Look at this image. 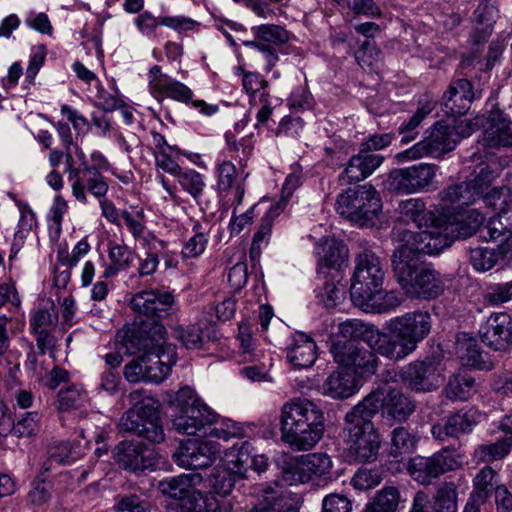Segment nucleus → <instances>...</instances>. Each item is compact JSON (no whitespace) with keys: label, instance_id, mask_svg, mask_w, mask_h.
<instances>
[{"label":"nucleus","instance_id":"f257e3e1","mask_svg":"<svg viewBox=\"0 0 512 512\" xmlns=\"http://www.w3.org/2000/svg\"><path fill=\"white\" fill-rule=\"evenodd\" d=\"M324 414L312 401L294 398L280 412L282 441L296 451H308L324 434Z\"/></svg>","mask_w":512,"mask_h":512},{"label":"nucleus","instance_id":"f03ea898","mask_svg":"<svg viewBox=\"0 0 512 512\" xmlns=\"http://www.w3.org/2000/svg\"><path fill=\"white\" fill-rule=\"evenodd\" d=\"M432 317L428 311L415 310L387 322L389 334H384L381 355L399 361L412 353L430 333Z\"/></svg>","mask_w":512,"mask_h":512},{"label":"nucleus","instance_id":"7ed1b4c3","mask_svg":"<svg viewBox=\"0 0 512 512\" xmlns=\"http://www.w3.org/2000/svg\"><path fill=\"white\" fill-rule=\"evenodd\" d=\"M204 440L189 439L180 444L173 454L175 463L186 469H201L210 466L221 454L222 445L242 435V430L231 420H223L207 427Z\"/></svg>","mask_w":512,"mask_h":512},{"label":"nucleus","instance_id":"20e7f679","mask_svg":"<svg viewBox=\"0 0 512 512\" xmlns=\"http://www.w3.org/2000/svg\"><path fill=\"white\" fill-rule=\"evenodd\" d=\"M391 238L399 243L392 255L405 252L407 260L412 259V261H421L422 254L438 255L453 243V235L449 234L446 224L440 218H436L434 223L424 226L419 232L405 229L397 223L391 231Z\"/></svg>","mask_w":512,"mask_h":512},{"label":"nucleus","instance_id":"39448f33","mask_svg":"<svg viewBox=\"0 0 512 512\" xmlns=\"http://www.w3.org/2000/svg\"><path fill=\"white\" fill-rule=\"evenodd\" d=\"M376 402L358 403L345 416V431L349 453L360 462L373 461L377 458L381 439L374 427Z\"/></svg>","mask_w":512,"mask_h":512},{"label":"nucleus","instance_id":"423d86ee","mask_svg":"<svg viewBox=\"0 0 512 512\" xmlns=\"http://www.w3.org/2000/svg\"><path fill=\"white\" fill-rule=\"evenodd\" d=\"M399 252L391 256L394 275L407 296L425 300L435 299L444 291L440 274L424 265L421 261H412Z\"/></svg>","mask_w":512,"mask_h":512},{"label":"nucleus","instance_id":"0eeeda50","mask_svg":"<svg viewBox=\"0 0 512 512\" xmlns=\"http://www.w3.org/2000/svg\"><path fill=\"white\" fill-rule=\"evenodd\" d=\"M173 428L181 434L207 433L218 415L203 403L190 387L180 388L170 401Z\"/></svg>","mask_w":512,"mask_h":512},{"label":"nucleus","instance_id":"6e6552de","mask_svg":"<svg viewBox=\"0 0 512 512\" xmlns=\"http://www.w3.org/2000/svg\"><path fill=\"white\" fill-rule=\"evenodd\" d=\"M385 269L380 258L372 251L366 250L355 260L351 278L350 295L352 302L360 307H369L383 292Z\"/></svg>","mask_w":512,"mask_h":512},{"label":"nucleus","instance_id":"1a4fd4ad","mask_svg":"<svg viewBox=\"0 0 512 512\" xmlns=\"http://www.w3.org/2000/svg\"><path fill=\"white\" fill-rule=\"evenodd\" d=\"M472 132L471 127L466 124L451 125L444 121L437 122L430 128L425 138L413 147L397 154V159L415 160L425 156L438 157L453 150L457 142L468 137Z\"/></svg>","mask_w":512,"mask_h":512},{"label":"nucleus","instance_id":"9d476101","mask_svg":"<svg viewBox=\"0 0 512 512\" xmlns=\"http://www.w3.org/2000/svg\"><path fill=\"white\" fill-rule=\"evenodd\" d=\"M119 430L151 443L164 441L165 433L156 401L146 398L126 411L120 418Z\"/></svg>","mask_w":512,"mask_h":512},{"label":"nucleus","instance_id":"9b49d317","mask_svg":"<svg viewBox=\"0 0 512 512\" xmlns=\"http://www.w3.org/2000/svg\"><path fill=\"white\" fill-rule=\"evenodd\" d=\"M335 207L340 215L364 226L378 217L382 210V203L372 186L362 185L349 188L339 194Z\"/></svg>","mask_w":512,"mask_h":512},{"label":"nucleus","instance_id":"f8f14e48","mask_svg":"<svg viewBox=\"0 0 512 512\" xmlns=\"http://www.w3.org/2000/svg\"><path fill=\"white\" fill-rule=\"evenodd\" d=\"M464 454L454 447H445L430 457L415 456L407 469L411 477L422 485H429L446 472L463 466Z\"/></svg>","mask_w":512,"mask_h":512},{"label":"nucleus","instance_id":"ddd939ff","mask_svg":"<svg viewBox=\"0 0 512 512\" xmlns=\"http://www.w3.org/2000/svg\"><path fill=\"white\" fill-rule=\"evenodd\" d=\"M375 348H365L350 340H333L330 353L336 363L349 367L360 377H370L377 372L379 358Z\"/></svg>","mask_w":512,"mask_h":512},{"label":"nucleus","instance_id":"4468645a","mask_svg":"<svg viewBox=\"0 0 512 512\" xmlns=\"http://www.w3.org/2000/svg\"><path fill=\"white\" fill-rule=\"evenodd\" d=\"M332 461L327 454L311 453L302 455L282 472L283 481L289 485L322 480L331 481Z\"/></svg>","mask_w":512,"mask_h":512},{"label":"nucleus","instance_id":"2eb2a0df","mask_svg":"<svg viewBox=\"0 0 512 512\" xmlns=\"http://www.w3.org/2000/svg\"><path fill=\"white\" fill-rule=\"evenodd\" d=\"M376 402L375 415L382 408L383 416L396 422H405L415 411V402L400 389L388 388L384 393L375 391L368 394L360 403Z\"/></svg>","mask_w":512,"mask_h":512},{"label":"nucleus","instance_id":"dca6fc26","mask_svg":"<svg viewBox=\"0 0 512 512\" xmlns=\"http://www.w3.org/2000/svg\"><path fill=\"white\" fill-rule=\"evenodd\" d=\"M166 329L160 323H154L152 327L141 321L138 330L125 333L119 344V351L131 356L138 352L148 353L153 349H159L166 341Z\"/></svg>","mask_w":512,"mask_h":512},{"label":"nucleus","instance_id":"f3484780","mask_svg":"<svg viewBox=\"0 0 512 512\" xmlns=\"http://www.w3.org/2000/svg\"><path fill=\"white\" fill-rule=\"evenodd\" d=\"M174 296L172 293L159 289L144 290L136 293L131 299V307L133 311L141 316L151 319L148 327H152L154 323H159L163 314H167V310L173 305Z\"/></svg>","mask_w":512,"mask_h":512},{"label":"nucleus","instance_id":"a211bd4d","mask_svg":"<svg viewBox=\"0 0 512 512\" xmlns=\"http://www.w3.org/2000/svg\"><path fill=\"white\" fill-rule=\"evenodd\" d=\"M480 414L477 410H459L449 415L444 423L434 424L431 428L432 436L439 441H446L448 438H459L461 435L469 434L479 423Z\"/></svg>","mask_w":512,"mask_h":512},{"label":"nucleus","instance_id":"6ab92c4d","mask_svg":"<svg viewBox=\"0 0 512 512\" xmlns=\"http://www.w3.org/2000/svg\"><path fill=\"white\" fill-rule=\"evenodd\" d=\"M482 342L495 351H505L512 345V318L507 313L491 315L481 329Z\"/></svg>","mask_w":512,"mask_h":512},{"label":"nucleus","instance_id":"aec40b11","mask_svg":"<svg viewBox=\"0 0 512 512\" xmlns=\"http://www.w3.org/2000/svg\"><path fill=\"white\" fill-rule=\"evenodd\" d=\"M72 194L82 204L87 203L86 192L96 198L104 197L108 191V183L95 166L81 168V172L71 181Z\"/></svg>","mask_w":512,"mask_h":512},{"label":"nucleus","instance_id":"412c9836","mask_svg":"<svg viewBox=\"0 0 512 512\" xmlns=\"http://www.w3.org/2000/svg\"><path fill=\"white\" fill-rule=\"evenodd\" d=\"M400 378L415 392H431L438 388L435 367L428 362L415 361L406 365L400 372Z\"/></svg>","mask_w":512,"mask_h":512},{"label":"nucleus","instance_id":"4be33fe9","mask_svg":"<svg viewBox=\"0 0 512 512\" xmlns=\"http://www.w3.org/2000/svg\"><path fill=\"white\" fill-rule=\"evenodd\" d=\"M474 100L472 84L467 79L453 81L444 93L442 104L445 113L453 117L466 114Z\"/></svg>","mask_w":512,"mask_h":512},{"label":"nucleus","instance_id":"5701e85b","mask_svg":"<svg viewBox=\"0 0 512 512\" xmlns=\"http://www.w3.org/2000/svg\"><path fill=\"white\" fill-rule=\"evenodd\" d=\"M118 465L128 471H143L152 466V459L145 455V446L139 441H121L113 451Z\"/></svg>","mask_w":512,"mask_h":512},{"label":"nucleus","instance_id":"b1692460","mask_svg":"<svg viewBox=\"0 0 512 512\" xmlns=\"http://www.w3.org/2000/svg\"><path fill=\"white\" fill-rule=\"evenodd\" d=\"M384 157L380 154L361 152L352 156L347 166L339 176L343 184H351L362 181L370 176L383 162Z\"/></svg>","mask_w":512,"mask_h":512},{"label":"nucleus","instance_id":"393cba45","mask_svg":"<svg viewBox=\"0 0 512 512\" xmlns=\"http://www.w3.org/2000/svg\"><path fill=\"white\" fill-rule=\"evenodd\" d=\"M339 334L344 340H362L369 347L375 348L381 355L382 345H384V333H381L374 325L365 323L358 319L346 320L339 324Z\"/></svg>","mask_w":512,"mask_h":512},{"label":"nucleus","instance_id":"a878e982","mask_svg":"<svg viewBox=\"0 0 512 512\" xmlns=\"http://www.w3.org/2000/svg\"><path fill=\"white\" fill-rule=\"evenodd\" d=\"M287 359L295 368H308L317 359V346L308 335L297 332L287 348Z\"/></svg>","mask_w":512,"mask_h":512},{"label":"nucleus","instance_id":"bb28decb","mask_svg":"<svg viewBox=\"0 0 512 512\" xmlns=\"http://www.w3.org/2000/svg\"><path fill=\"white\" fill-rule=\"evenodd\" d=\"M399 223H414L419 229L431 225L436 220L434 211L426 208L425 202L420 198H410L400 201L397 207Z\"/></svg>","mask_w":512,"mask_h":512},{"label":"nucleus","instance_id":"cd10ccee","mask_svg":"<svg viewBox=\"0 0 512 512\" xmlns=\"http://www.w3.org/2000/svg\"><path fill=\"white\" fill-rule=\"evenodd\" d=\"M163 346L161 345L159 349H153L143 354L147 382H162L170 374L172 366L176 363L174 355L165 353Z\"/></svg>","mask_w":512,"mask_h":512},{"label":"nucleus","instance_id":"c85d7f7f","mask_svg":"<svg viewBox=\"0 0 512 512\" xmlns=\"http://www.w3.org/2000/svg\"><path fill=\"white\" fill-rule=\"evenodd\" d=\"M136 26L144 35L154 34L158 25L170 27L179 32L189 31L194 29L196 21L191 18L176 16V17H162L158 20L150 12L146 11L141 13L136 18Z\"/></svg>","mask_w":512,"mask_h":512},{"label":"nucleus","instance_id":"c756f323","mask_svg":"<svg viewBox=\"0 0 512 512\" xmlns=\"http://www.w3.org/2000/svg\"><path fill=\"white\" fill-rule=\"evenodd\" d=\"M357 390L355 376L344 369L332 372L323 384V393L335 399H345Z\"/></svg>","mask_w":512,"mask_h":512},{"label":"nucleus","instance_id":"7c9ffc66","mask_svg":"<svg viewBox=\"0 0 512 512\" xmlns=\"http://www.w3.org/2000/svg\"><path fill=\"white\" fill-rule=\"evenodd\" d=\"M485 217L477 209H469L460 213L453 222H446V230L456 239H466L474 235L483 224Z\"/></svg>","mask_w":512,"mask_h":512},{"label":"nucleus","instance_id":"2f4dec72","mask_svg":"<svg viewBox=\"0 0 512 512\" xmlns=\"http://www.w3.org/2000/svg\"><path fill=\"white\" fill-rule=\"evenodd\" d=\"M498 9L488 0H482L473 14L474 42L482 43L487 40L496 22Z\"/></svg>","mask_w":512,"mask_h":512},{"label":"nucleus","instance_id":"473e14b6","mask_svg":"<svg viewBox=\"0 0 512 512\" xmlns=\"http://www.w3.org/2000/svg\"><path fill=\"white\" fill-rule=\"evenodd\" d=\"M483 141L488 147H512V122L502 114L494 115L484 130Z\"/></svg>","mask_w":512,"mask_h":512},{"label":"nucleus","instance_id":"72a5a7b5","mask_svg":"<svg viewBox=\"0 0 512 512\" xmlns=\"http://www.w3.org/2000/svg\"><path fill=\"white\" fill-rule=\"evenodd\" d=\"M252 446L248 441H242L234 444L227 449L224 454L226 468H228L238 478L246 477L251 462Z\"/></svg>","mask_w":512,"mask_h":512},{"label":"nucleus","instance_id":"f704fd0d","mask_svg":"<svg viewBox=\"0 0 512 512\" xmlns=\"http://www.w3.org/2000/svg\"><path fill=\"white\" fill-rule=\"evenodd\" d=\"M218 187L221 191L235 188L234 202L240 205L245 194L244 180L238 175L236 166L230 161H224L218 166Z\"/></svg>","mask_w":512,"mask_h":512},{"label":"nucleus","instance_id":"c9c22d12","mask_svg":"<svg viewBox=\"0 0 512 512\" xmlns=\"http://www.w3.org/2000/svg\"><path fill=\"white\" fill-rule=\"evenodd\" d=\"M440 196L441 200L446 203L468 206L480 199L482 194L473 183L467 180L447 187L440 193Z\"/></svg>","mask_w":512,"mask_h":512},{"label":"nucleus","instance_id":"e433bc0d","mask_svg":"<svg viewBox=\"0 0 512 512\" xmlns=\"http://www.w3.org/2000/svg\"><path fill=\"white\" fill-rule=\"evenodd\" d=\"M196 474H182L177 477L166 478L158 483L159 491L170 498L179 499L180 502L192 493Z\"/></svg>","mask_w":512,"mask_h":512},{"label":"nucleus","instance_id":"4c0bfd02","mask_svg":"<svg viewBox=\"0 0 512 512\" xmlns=\"http://www.w3.org/2000/svg\"><path fill=\"white\" fill-rule=\"evenodd\" d=\"M443 392L452 401H466L476 393V381L470 375L455 374L449 378Z\"/></svg>","mask_w":512,"mask_h":512},{"label":"nucleus","instance_id":"58836bf2","mask_svg":"<svg viewBox=\"0 0 512 512\" xmlns=\"http://www.w3.org/2000/svg\"><path fill=\"white\" fill-rule=\"evenodd\" d=\"M181 512H221V503L211 494L192 491L179 504Z\"/></svg>","mask_w":512,"mask_h":512},{"label":"nucleus","instance_id":"ea45409f","mask_svg":"<svg viewBox=\"0 0 512 512\" xmlns=\"http://www.w3.org/2000/svg\"><path fill=\"white\" fill-rule=\"evenodd\" d=\"M319 263L326 267L340 268L345 262L348 249L346 245L335 239H326L321 246Z\"/></svg>","mask_w":512,"mask_h":512},{"label":"nucleus","instance_id":"a19ab883","mask_svg":"<svg viewBox=\"0 0 512 512\" xmlns=\"http://www.w3.org/2000/svg\"><path fill=\"white\" fill-rule=\"evenodd\" d=\"M512 450V437H502L495 443L479 445L474 456L478 461L489 463L504 459Z\"/></svg>","mask_w":512,"mask_h":512},{"label":"nucleus","instance_id":"79ce46f5","mask_svg":"<svg viewBox=\"0 0 512 512\" xmlns=\"http://www.w3.org/2000/svg\"><path fill=\"white\" fill-rule=\"evenodd\" d=\"M497 472L490 466H485L478 471L473 479L474 499L480 503H485L492 491L496 488Z\"/></svg>","mask_w":512,"mask_h":512},{"label":"nucleus","instance_id":"37998d69","mask_svg":"<svg viewBox=\"0 0 512 512\" xmlns=\"http://www.w3.org/2000/svg\"><path fill=\"white\" fill-rule=\"evenodd\" d=\"M88 402L87 392L80 386L71 385L58 392L57 409L70 411L81 409Z\"/></svg>","mask_w":512,"mask_h":512},{"label":"nucleus","instance_id":"c03bdc74","mask_svg":"<svg viewBox=\"0 0 512 512\" xmlns=\"http://www.w3.org/2000/svg\"><path fill=\"white\" fill-rule=\"evenodd\" d=\"M484 231L487 232L490 240H498L501 237L512 235V208L499 210L489 219Z\"/></svg>","mask_w":512,"mask_h":512},{"label":"nucleus","instance_id":"a18cd8bd","mask_svg":"<svg viewBox=\"0 0 512 512\" xmlns=\"http://www.w3.org/2000/svg\"><path fill=\"white\" fill-rule=\"evenodd\" d=\"M236 479H239L237 475H234L228 468H219L214 470L208 477V487L210 489L208 494L228 495L235 484Z\"/></svg>","mask_w":512,"mask_h":512},{"label":"nucleus","instance_id":"49530a36","mask_svg":"<svg viewBox=\"0 0 512 512\" xmlns=\"http://www.w3.org/2000/svg\"><path fill=\"white\" fill-rule=\"evenodd\" d=\"M435 107V104L430 100L419 101L418 108L410 120L400 126L399 133L403 135L402 142L408 143L415 139L417 132L416 128L420 125L422 120L429 115Z\"/></svg>","mask_w":512,"mask_h":512},{"label":"nucleus","instance_id":"de8ad7c7","mask_svg":"<svg viewBox=\"0 0 512 512\" xmlns=\"http://www.w3.org/2000/svg\"><path fill=\"white\" fill-rule=\"evenodd\" d=\"M457 488L452 482L439 486L435 495L433 509L435 512H457Z\"/></svg>","mask_w":512,"mask_h":512},{"label":"nucleus","instance_id":"09e8293b","mask_svg":"<svg viewBox=\"0 0 512 512\" xmlns=\"http://www.w3.org/2000/svg\"><path fill=\"white\" fill-rule=\"evenodd\" d=\"M176 178L181 188L198 201L206 186L203 175L194 169H186L182 170Z\"/></svg>","mask_w":512,"mask_h":512},{"label":"nucleus","instance_id":"8fccbe9b","mask_svg":"<svg viewBox=\"0 0 512 512\" xmlns=\"http://www.w3.org/2000/svg\"><path fill=\"white\" fill-rule=\"evenodd\" d=\"M469 261L475 270L485 272L498 264V254L497 251L492 248L476 247L470 249Z\"/></svg>","mask_w":512,"mask_h":512},{"label":"nucleus","instance_id":"3c124183","mask_svg":"<svg viewBox=\"0 0 512 512\" xmlns=\"http://www.w3.org/2000/svg\"><path fill=\"white\" fill-rule=\"evenodd\" d=\"M384 474L381 467L360 468L354 474L351 484L357 490H368L379 485Z\"/></svg>","mask_w":512,"mask_h":512},{"label":"nucleus","instance_id":"603ef678","mask_svg":"<svg viewBox=\"0 0 512 512\" xmlns=\"http://www.w3.org/2000/svg\"><path fill=\"white\" fill-rule=\"evenodd\" d=\"M416 438L406 428L397 427L392 431L391 453L395 456L409 454L416 447Z\"/></svg>","mask_w":512,"mask_h":512},{"label":"nucleus","instance_id":"864d4df0","mask_svg":"<svg viewBox=\"0 0 512 512\" xmlns=\"http://www.w3.org/2000/svg\"><path fill=\"white\" fill-rule=\"evenodd\" d=\"M354 56L363 69L374 70L382 61V52L370 41H364Z\"/></svg>","mask_w":512,"mask_h":512},{"label":"nucleus","instance_id":"5fc2aeb1","mask_svg":"<svg viewBox=\"0 0 512 512\" xmlns=\"http://www.w3.org/2000/svg\"><path fill=\"white\" fill-rule=\"evenodd\" d=\"M51 310L40 308L36 310L30 319V327L33 332L51 331L58 323V314L53 303Z\"/></svg>","mask_w":512,"mask_h":512},{"label":"nucleus","instance_id":"6e6d98bb","mask_svg":"<svg viewBox=\"0 0 512 512\" xmlns=\"http://www.w3.org/2000/svg\"><path fill=\"white\" fill-rule=\"evenodd\" d=\"M258 40L268 42L270 45H281L288 39L286 30L273 24H263L252 28Z\"/></svg>","mask_w":512,"mask_h":512},{"label":"nucleus","instance_id":"4d7b16f0","mask_svg":"<svg viewBox=\"0 0 512 512\" xmlns=\"http://www.w3.org/2000/svg\"><path fill=\"white\" fill-rule=\"evenodd\" d=\"M68 204L66 200L58 195L55 197L50 210V221L52 224L49 228V237L52 241H57L62 231L63 216L67 212Z\"/></svg>","mask_w":512,"mask_h":512},{"label":"nucleus","instance_id":"13d9d810","mask_svg":"<svg viewBox=\"0 0 512 512\" xmlns=\"http://www.w3.org/2000/svg\"><path fill=\"white\" fill-rule=\"evenodd\" d=\"M77 448H79V445L70 442L55 443L49 449L50 460L59 464L74 462L81 454L80 451H77Z\"/></svg>","mask_w":512,"mask_h":512},{"label":"nucleus","instance_id":"bf43d9fd","mask_svg":"<svg viewBox=\"0 0 512 512\" xmlns=\"http://www.w3.org/2000/svg\"><path fill=\"white\" fill-rule=\"evenodd\" d=\"M410 178L411 177L408 167L402 169H394L388 176L386 187L388 190L396 193H414L415 191Z\"/></svg>","mask_w":512,"mask_h":512},{"label":"nucleus","instance_id":"052dcab7","mask_svg":"<svg viewBox=\"0 0 512 512\" xmlns=\"http://www.w3.org/2000/svg\"><path fill=\"white\" fill-rule=\"evenodd\" d=\"M408 170L415 192L428 187L435 176L434 166L430 164L420 163L418 165L408 167Z\"/></svg>","mask_w":512,"mask_h":512},{"label":"nucleus","instance_id":"680f3d73","mask_svg":"<svg viewBox=\"0 0 512 512\" xmlns=\"http://www.w3.org/2000/svg\"><path fill=\"white\" fill-rule=\"evenodd\" d=\"M484 302L491 306H499L512 299V280L496 283L488 287L483 295Z\"/></svg>","mask_w":512,"mask_h":512},{"label":"nucleus","instance_id":"e2e57ef3","mask_svg":"<svg viewBox=\"0 0 512 512\" xmlns=\"http://www.w3.org/2000/svg\"><path fill=\"white\" fill-rule=\"evenodd\" d=\"M40 429V415L38 412H25L15 424L14 436L31 437L38 433Z\"/></svg>","mask_w":512,"mask_h":512},{"label":"nucleus","instance_id":"0e129e2a","mask_svg":"<svg viewBox=\"0 0 512 512\" xmlns=\"http://www.w3.org/2000/svg\"><path fill=\"white\" fill-rule=\"evenodd\" d=\"M283 211V205L281 203H276L271 206V208L266 213L265 217L262 219L261 225L258 231L255 233L252 242L253 251L256 247L259 248L260 244L265 241L271 233L272 229V220L277 217Z\"/></svg>","mask_w":512,"mask_h":512},{"label":"nucleus","instance_id":"69168bd1","mask_svg":"<svg viewBox=\"0 0 512 512\" xmlns=\"http://www.w3.org/2000/svg\"><path fill=\"white\" fill-rule=\"evenodd\" d=\"M158 94L182 103H189L193 98V92L187 85L170 79L165 86H161V91Z\"/></svg>","mask_w":512,"mask_h":512},{"label":"nucleus","instance_id":"338daca9","mask_svg":"<svg viewBox=\"0 0 512 512\" xmlns=\"http://www.w3.org/2000/svg\"><path fill=\"white\" fill-rule=\"evenodd\" d=\"M175 333L176 338L188 349L200 348L203 344V332L198 325H190L186 328L179 327Z\"/></svg>","mask_w":512,"mask_h":512},{"label":"nucleus","instance_id":"774afa93","mask_svg":"<svg viewBox=\"0 0 512 512\" xmlns=\"http://www.w3.org/2000/svg\"><path fill=\"white\" fill-rule=\"evenodd\" d=\"M322 512H352V501L340 493H331L322 500Z\"/></svg>","mask_w":512,"mask_h":512}]
</instances>
